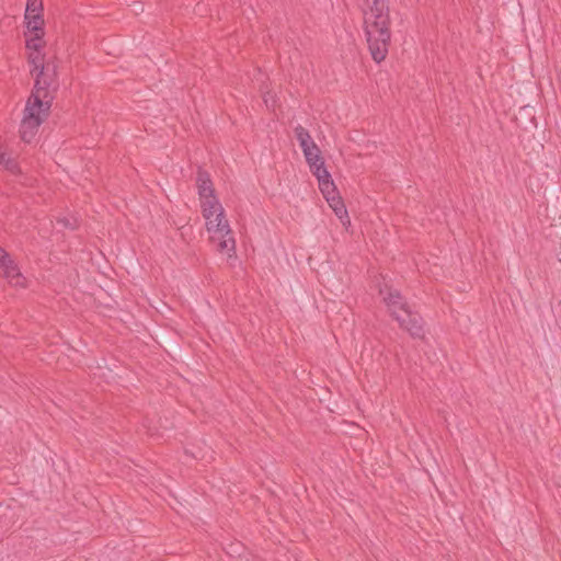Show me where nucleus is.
I'll return each mask as SVG.
<instances>
[{
  "label": "nucleus",
  "instance_id": "obj_8",
  "mask_svg": "<svg viewBox=\"0 0 561 561\" xmlns=\"http://www.w3.org/2000/svg\"><path fill=\"white\" fill-rule=\"evenodd\" d=\"M313 175L317 178L319 188L327 202L331 201V198L337 197L336 187L327 169H317V172Z\"/></svg>",
  "mask_w": 561,
  "mask_h": 561
},
{
  "label": "nucleus",
  "instance_id": "obj_9",
  "mask_svg": "<svg viewBox=\"0 0 561 561\" xmlns=\"http://www.w3.org/2000/svg\"><path fill=\"white\" fill-rule=\"evenodd\" d=\"M306 161L310 168L312 174H316L317 169H327L324 165V161L321 157V152L318 146L311 148L310 150L304 152Z\"/></svg>",
  "mask_w": 561,
  "mask_h": 561
},
{
  "label": "nucleus",
  "instance_id": "obj_12",
  "mask_svg": "<svg viewBox=\"0 0 561 561\" xmlns=\"http://www.w3.org/2000/svg\"><path fill=\"white\" fill-rule=\"evenodd\" d=\"M43 15V0H27L24 15Z\"/></svg>",
  "mask_w": 561,
  "mask_h": 561
},
{
  "label": "nucleus",
  "instance_id": "obj_10",
  "mask_svg": "<svg viewBox=\"0 0 561 561\" xmlns=\"http://www.w3.org/2000/svg\"><path fill=\"white\" fill-rule=\"evenodd\" d=\"M295 135H296V138L299 142V146H300L302 152H306L317 146V144L313 141V139L311 138L308 130H306L304 127H301V126L296 127Z\"/></svg>",
  "mask_w": 561,
  "mask_h": 561
},
{
  "label": "nucleus",
  "instance_id": "obj_4",
  "mask_svg": "<svg viewBox=\"0 0 561 561\" xmlns=\"http://www.w3.org/2000/svg\"><path fill=\"white\" fill-rule=\"evenodd\" d=\"M383 301L391 314L399 322L400 327L407 330L412 336H421L423 333V323L419 314L413 313L403 301L397 289H381Z\"/></svg>",
  "mask_w": 561,
  "mask_h": 561
},
{
  "label": "nucleus",
  "instance_id": "obj_3",
  "mask_svg": "<svg viewBox=\"0 0 561 561\" xmlns=\"http://www.w3.org/2000/svg\"><path fill=\"white\" fill-rule=\"evenodd\" d=\"M53 98L42 94L41 90L32 91L20 125V135L24 142H32L35 139L39 126L49 113Z\"/></svg>",
  "mask_w": 561,
  "mask_h": 561
},
{
  "label": "nucleus",
  "instance_id": "obj_14",
  "mask_svg": "<svg viewBox=\"0 0 561 561\" xmlns=\"http://www.w3.org/2000/svg\"><path fill=\"white\" fill-rule=\"evenodd\" d=\"M60 221L62 222V225H64L65 227L70 228V229H75V228H76V226H77L76 221L71 222V221H70V220H68V219H62V220H60Z\"/></svg>",
  "mask_w": 561,
  "mask_h": 561
},
{
  "label": "nucleus",
  "instance_id": "obj_11",
  "mask_svg": "<svg viewBox=\"0 0 561 561\" xmlns=\"http://www.w3.org/2000/svg\"><path fill=\"white\" fill-rule=\"evenodd\" d=\"M328 203L341 222L344 226L350 225V218L343 201L337 196L335 198H331Z\"/></svg>",
  "mask_w": 561,
  "mask_h": 561
},
{
  "label": "nucleus",
  "instance_id": "obj_5",
  "mask_svg": "<svg viewBox=\"0 0 561 561\" xmlns=\"http://www.w3.org/2000/svg\"><path fill=\"white\" fill-rule=\"evenodd\" d=\"M28 61L32 65V73L35 75V85L33 90H41L42 94L53 96L57 88L56 61L51 57H46L44 49L28 53Z\"/></svg>",
  "mask_w": 561,
  "mask_h": 561
},
{
  "label": "nucleus",
  "instance_id": "obj_6",
  "mask_svg": "<svg viewBox=\"0 0 561 561\" xmlns=\"http://www.w3.org/2000/svg\"><path fill=\"white\" fill-rule=\"evenodd\" d=\"M25 24V43L27 53L41 50L45 48L43 15H24Z\"/></svg>",
  "mask_w": 561,
  "mask_h": 561
},
{
  "label": "nucleus",
  "instance_id": "obj_1",
  "mask_svg": "<svg viewBox=\"0 0 561 561\" xmlns=\"http://www.w3.org/2000/svg\"><path fill=\"white\" fill-rule=\"evenodd\" d=\"M197 188L203 217L211 241L217 243L220 252H225L229 257H232L236 250V241L232 237L229 221L226 218L225 209L214 195L209 176L204 172L198 174Z\"/></svg>",
  "mask_w": 561,
  "mask_h": 561
},
{
  "label": "nucleus",
  "instance_id": "obj_7",
  "mask_svg": "<svg viewBox=\"0 0 561 561\" xmlns=\"http://www.w3.org/2000/svg\"><path fill=\"white\" fill-rule=\"evenodd\" d=\"M0 273L13 286L22 287L25 285V277L21 274L16 264L9 257L3 249L0 248Z\"/></svg>",
  "mask_w": 561,
  "mask_h": 561
},
{
  "label": "nucleus",
  "instance_id": "obj_15",
  "mask_svg": "<svg viewBox=\"0 0 561 561\" xmlns=\"http://www.w3.org/2000/svg\"><path fill=\"white\" fill-rule=\"evenodd\" d=\"M264 102H265V104L268 106V102H270V100H268V98H267V96H265Z\"/></svg>",
  "mask_w": 561,
  "mask_h": 561
},
{
  "label": "nucleus",
  "instance_id": "obj_13",
  "mask_svg": "<svg viewBox=\"0 0 561 561\" xmlns=\"http://www.w3.org/2000/svg\"><path fill=\"white\" fill-rule=\"evenodd\" d=\"M0 165H2L5 170L10 171L11 173L19 172L18 162L7 152L2 157H0Z\"/></svg>",
  "mask_w": 561,
  "mask_h": 561
},
{
  "label": "nucleus",
  "instance_id": "obj_2",
  "mask_svg": "<svg viewBox=\"0 0 561 561\" xmlns=\"http://www.w3.org/2000/svg\"><path fill=\"white\" fill-rule=\"evenodd\" d=\"M363 12L369 51L373 59L380 62L388 54L391 37L387 0H366Z\"/></svg>",
  "mask_w": 561,
  "mask_h": 561
}]
</instances>
